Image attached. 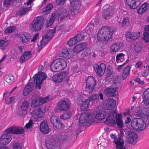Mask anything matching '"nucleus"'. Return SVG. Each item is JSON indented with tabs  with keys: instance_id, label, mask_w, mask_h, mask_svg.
Listing matches in <instances>:
<instances>
[{
	"instance_id": "obj_1",
	"label": "nucleus",
	"mask_w": 149,
	"mask_h": 149,
	"mask_svg": "<svg viewBox=\"0 0 149 149\" xmlns=\"http://www.w3.org/2000/svg\"><path fill=\"white\" fill-rule=\"evenodd\" d=\"M114 32L113 28L108 26L102 27L99 31L97 36L98 41L106 43L107 41H109L112 36Z\"/></svg>"
},
{
	"instance_id": "obj_2",
	"label": "nucleus",
	"mask_w": 149,
	"mask_h": 149,
	"mask_svg": "<svg viewBox=\"0 0 149 149\" xmlns=\"http://www.w3.org/2000/svg\"><path fill=\"white\" fill-rule=\"evenodd\" d=\"M122 118V115L119 114L117 116L116 113L113 111L111 114L107 118L106 120L104 122L108 124L116 123L119 128L122 129L123 126Z\"/></svg>"
},
{
	"instance_id": "obj_3",
	"label": "nucleus",
	"mask_w": 149,
	"mask_h": 149,
	"mask_svg": "<svg viewBox=\"0 0 149 149\" xmlns=\"http://www.w3.org/2000/svg\"><path fill=\"white\" fill-rule=\"evenodd\" d=\"M67 66L66 61L61 58H58L54 60L50 66L51 70L53 72L61 71L65 68Z\"/></svg>"
},
{
	"instance_id": "obj_4",
	"label": "nucleus",
	"mask_w": 149,
	"mask_h": 149,
	"mask_svg": "<svg viewBox=\"0 0 149 149\" xmlns=\"http://www.w3.org/2000/svg\"><path fill=\"white\" fill-rule=\"evenodd\" d=\"M52 79L55 82H61L64 81L68 85L71 83V81L69 78L68 73L66 72H62L60 74L53 75Z\"/></svg>"
},
{
	"instance_id": "obj_5",
	"label": "nucleus",
	"mask_w": 149,
	"mask_h": 149,
	"mask_svg": "<svg viewBox=\"0 0 149 149\" xmlns=\"http://www.w3.org/2000/svg\"><path fill=\"white\" fill-rule=\"evenodd\" d=\"M44 22V19L42 18L37 17L35 18L30 25V29L34 31H40Z\"/></svg>"
},
{
	"instance_id": "obj_6",
	"label": "nucleus",
	"mask_w": 149,
	"mask_h": 149,
	"mask_svg": "<svg viewBox=\"0 0 149 149\" xmlns=\"http://www.w3.org/2000/svg\"><path fill=\"white\" fill-rule=\"evenodd\" d=\"M85 92L90 94L93 91L96 85L95 80L92 77H88L86 80Z\"/></svg>"
},
{
	"instance_id": "obj_7",
	"label": "nucleus",
	"mask_w": 149,
	"mask_h": 149,
	"mask_svg": "<svg viewBox=\"0 0 149 149\" xmlns=\"http://www.w3.org/2000/svg\"><path fill=\"white\" fill-rule=\"evenodd\" d=\"M47 77L45 74L42 72H39L33 77L34 80L36 83V86L39 89L41 88V84Z\"/></svg>"
},
{
	"instance_id": "obj_8",
	"label": "nucleus",
	"mask_w": 149,
	"mask_h": 149,
	"mask_svg": "<svg viewBox=\"0 0 149 149\" xmlns=\"http://www.w3.org/2000/svg\"><path fill=\"white\" fill-rule=\"evenodd\" d=\"M70 102L67 99L59 102L56 106V109L60 111H65L69 109Z\"/></svg>"
},
{
	"instance_id": "obj_9",
	"label": "nucleus",
	"mask_w": 149,
	"mask_h": 149,
	"mask_svg": "<svg viewBox=\"0 0 149 149\" xmlns=\"http://www.w3.org/2000/svg\"><path fill=\"white\" fill-rule=\"evenodd\" d=\"M7 132L9 134H21L24 132V128L21 126L15 125L8 129L7 130Z\"/></svg>"
},
{
	"instance_id": "obj_10",
	"label": "nucleus",
	"mask_w": 149,
	"mask_h": 149,
	"mask_svg": "<svg viewBox=\"0 0 149 149\" xmlns=\"http://www.w3.org/2000/svg\"><path fill=\"white\" fill-rule=\"evenodd\" d=\"M32 116L33 119L37 120L43 117L45 115V113L42 111L41 107L36 108L31 112Z\"/></svg>"
},
{
	"instance_id": "obj_11",
	"label": "nucleus",
	"mask_w": 149,
	"mask_h": 149,
	"mask_svg": "<svg viewBox=\"0 0 149 149\" xmlns=\"http://www.w3.org/2000/svg\"><path fill=\"white\" fill-rule=\"evenodd\" d=\"M70 14V13L68 11L63 8H59L57 10L56 14L61 20L69 17Z\"/></svg>"
},
{
	"instance_id": "obj_12",
	"label": "nucleus",
	"mask_w": 149,
	"mask_h": 149,
	"mask_svg": "<svg viewBox=\"0 0 149 149\" xmlns=\"http://www.w3.org/2000/svg\"><path fill=\"white\" fill-rule=\"evenodd\" d=\"M73 51L70 48H63L59 52L60 56L70 59L73 56Z\"/></svg>"
},
{
	"instance_id": "obj_13",
	"label": "nucleus",
	"mask_w": 149,
	"mask_h": 149,
	"mask_svg": "<svg viewBox=\"0 0 149 149\" xmlns=\"http://www.w3.org/2000/svg\"><path fill=\"white\" fill-rule=\"evenodd\" d=\"M56 26L54 28V30H49L47 31V33L43 36L42 39L40 41V44L41 45H43V42L46 41H48L51 40L53 37L55 33V30Z\"/></svg>"
},
{
	"instance_id": "obj_14",
	"label": "nucleus",
	"mask_w": 149,
	"mask_h": 149,
	"mask_svg": "<svg viewBox=\"0 0 149 149\" xmlns=\"http://www.w3.org/2000/svg\"><path fill=\"white\" fill-rule=\"evenodd\" d=\"M128 141L130 144L135 145L136 143V139L138 135L134 132L129 131L127 132Z\"/></svg>"
},
{
	"instance_id": "obj_15",
	"label": "nucleus",
	"mask_w": 149,
	"mask_h": 149,
	"mask_svg": "<svg viewBox=\"0 0 149 149\" xmlns=\"http://www.w3.org/2000/svg\"><path fill=\"white\" fill-rule=\"evenodd\" d=\"M94 68L96 73L101 76L104 74L106 69V65L103 63L100 64V65L96 64L94 66Z\"/></svg>"
},
{
	"instance_id": "obj_16",
	"label": "nucleus",
	"mask_w": 149,
	"mask_h": 149,
	"mask_svg": "<svg viewBox=\"0 0 149 149\" xmlns=\"http://www.w3.org/2000/svg\"><path fill=\"white\" fill-rule=\"evenodd\" d=\"M113 13V7L110 6L108 8L104 10L102 13L103 17L105 20L109 19L112 16Z\"/></svg>"
},
{
	"instance_id": "obj_17",
	"label": "nucleus",
	"mask_w": 149,
	"mask_h": 149,
	"mask_svg": "<svg viewBox=\"0 0 149 149\" xmlns=\"http://www.w3.org/2000/svg\"><path fill=\"white\" fill-rule=\"evenodd\" d=\"M6 133L3 134L0 138V143L3 145L8 143L12 139V137L9 134Z\"/></svg>"
},
{
	"instance_id": "obj_18",
	"label": "nucleus",
	"mask_w": 149,
	"mask_h": 149,
	"mask_svg": "<svg viewBox=\"0 0 149 149\" xmlns=\"http://www.w3.org/2000/svg\"><path fill=\"white\" fill-rule=\"evenodd\" d=\"M126 3L130 8H136L140 4V0H126Z\"/></svg>"
},
{
	"instance_id": "obj_19",
	"label": "nucleus",
	"mask_w": 149,
	"mask_h": 149,
	"mask_svg": "<svg viewBox=\"0 0 149 149\" xmlns=\"http://www.w3.org/2000/svg\"><path fill=\"white\" fill-rule=\"evenodd\" d=\"M40 129L42 133L45 134L49 133L51 130L47 123L45 121H42L40 124Z\"/></svg>"
},
{
	"instance_id": "obj_20",
	"label": "nucleus",
	"mask_w": 149,
	"mask_h": 149,
	"mask_svg": "<svg viewBox=\"0 0 149 149\" xmlns=\"http://www.w3.org/2000/svg\"><path fill=\"white\" fill-rule=\"evenodd\" d=\"M124 45L123 43L121 42L118 43H114L111 46V50L112 52H116L123 48Z\"/></svg>"
},
{
	"instance_id": "obj_21",
	"label": "nucleus",
	"mask_w": 149,
	"mask_h": 149,
	"mask_svg": "<svg viewBox=\"0 0 149 149\" xmlns=\"http://www.w3.org/2000/svg\"><path fill=\"white\" fill-rule=\"evenodd\" d=\"M113 142L116 144V149H126L124 146L123 140L121 137H118V139H115Z\"/></svg>"
},
{
	"instance_id": "obj_22",
	"label": "nucleus",
	"mask_w": 149,
	"mask_h": 149,
	"mask_svg": "<svg viewBox=\"0 0 149 149\" xmlns=\"http://www.w3.org/2000/svg\"><path fill=\"white\" fill-rule=\"evenodd\" d=\"M87 45V44L86 42L80 43L75 46L72 50L73 52H79L85 49Z\"/></svg>"
},
{
	"instance_id": "obj_23",
	"label": "nucleus",
	"mask_w": 149,
	"mask_h": 149,
	"mask_svg": "<svg viewBox=\"0 0 149 149\" xmlns=\"http://www.w3.org/2000/svg\"><path fill=\"white\" fill-rule=\"evenodd\" d=\"M33 86V83L29 82L24 88L23 91V95L25 96L27 95L32 91Z\"/></svg>"
},
{
	"instance_id": "obj_24",
	"label": "nucleus",
	"mask_w": 149,
	"mask_h": 149,
	"mask_svg": "<svg viewBox=\"0 0 149 149\" xmlns=\"http://www.w3.org/2000/svg\"><path fill=\"white\" fill-rule=\"evenodd\" d=\"M31 54V52L30 51L24 52L23 54L20 57L19 60L20 62L23 63L25 62L30 58Z\"/></svg>"
},
{
	"instance_id": "obj_25",
	"label": "nucleus",
	"mask_w": 149,
	"mask_h": 149,
	"mask_svg": "<svg viewBox=\"0 0 149 149\" xmlns=\"http://www.w3.org/2000/svg\"><path fill=\"white\" fill-rule=\"evenodd\" d=\"M19 40L23 43L27 42L31 38V35H26V36L23 33H20L18 36Z\"/></svg>"
},
{
	"instance_id": "obj_26",
	"label": "nucleus",
	"mask_w": 149,
	"mask_h": 149,
	"mask_svg": "<svg viewBox=\"0 0 149 149\" xmlns=\"http://www.w3.org/2000/svg\"><path fill=\"white\" fill-rule=\"evenodd\" d=\"M47 146L49 149H59L60 148L58 142L54 140H52L49 143H47Z\"/></svg>"
},
{
	"instance_id": "obj_27",
	"label": "nucleus",
	"mask_w": 149,
	"mask_h": 149,
	"mask_svg": "<svg viewBox=\"0 0 149 149\" xmlns=\"http://www.w3.org/2000/svg\"><path fill=\"white\" fill-rule=\"evenodd\" d=\"M149 8V6L147 3H144L143 4L141 7L138 10L137 12L138 14L141 15L145 13L147 11Z\"/></svg>"
},
{
	"instance_id": "obj_28",
	"label": "nucleus",
	"mask_w": 149,
	"mask_h": 149,
	"mask_svg": "<svg viewBox=\"0 0 149 149\" xmlns=\"http://www.w3.org/2000/svg\"><path fill=\"white\" fill-rule=\"evenodd\" d=\"M140 35L139 32H132L130 31L128 32L125 34V36L127 38H130L133 40L136 39Z\"/></svg>"
},
{
	"instance_id": "obj_29",
	"label": "nucleus",
	"mask_w": 149,
	"mask_h": 149,
	"mask_svg": "<svg viewBox=\"0 0 149 149\" xmlns=\"http://www.w3.org/2000/svg\"><path fill=\"white\" fill-rule=\"evenodd\" d=\"M146 126V123L144 120L142 119L139 118L137 131H142L144 130Z\"/></svg>"
},
{
	"instance_id": "obj_30",
	"label": "nucleus",
	"mask_w": 149,
	"mask_h": 149,
	"mask_svg": "<svg viewBox=\"0 0 149 149\" xmlns=\"http://www.w3.org/2000/svg\"><path fill=\"white\" fill-rule=\"evenodd\" d=\"M107 115V113L105 111L100 110L97 112L95 117L98 120H101L105 118Z\"/></svg>"
},
{
	"instance_id": "obj_31",
	"label": "nucleus",
	"mask_w": 149,
	"mask_h": 149,
	"mask_svg": "<svg viewBox=\"0 0 149 149\" xmlns=\"http://www.w3.org/2000/svg\"><path fill=\"white\" fill-rule=\"evenodd\" d=\"M90 116L88 113H83L81 115L79 118V123L82 124L86 123L89 119Z\"/></svg>"
},
{
	"instance_id": "obj_32",
	"label": "nucleus",
	"mask_w": 149,
	"mask_h": 149,
	"mask_svg": "<svg viewBox=\"0 0 149 149\" xmlns=\"http://www.w3.org/2000/svg\"><path fill=\"white\" fill-rule=\"evenodd\" d=\"M116 92V90L114 88H106L104 91V93L108 96H113Z\"/></svg>"
},
{
	"instance_id": "obj_33",
	"label": "nucleus",
	"mask_w": 149,
	"mask_h": 149,
	"mask_svg": "<svg viewBox=\"0 0 149 149\" xmlns=\"http://www.w3.org/2000/svg\"><path fill=\"white\" fill-rule=\"evenodd\" d=\"M129 20V18L127 17L123 18L122 20V18L120 17H119L118 19V21L120 26H123L128 24Z\"/></svg>"
},
{
	"instance_id": "obj_34",
	"label": "nucleus",
	"mask_w": 149,
	"mask_h": 149,
	"mask_svg": "<svg viewBox=\"0 0 149 149\" xmlns=\"http://www.w3.org/2000/svg\"><path fill=\"white\" fill-rule=\"evenodd\" d=\"M143 40L146 42H149V25H146L144 28Z\"/></svg>"
},
{
	"instance_id": "obj_35",
	"label": "nucleus",
	"mask_w": 149,
	"mask_h": 149,
	"mask_svg": "<svg viewBox=\"0 0 149 149\" xmlns=\"http://www.w3.org/2000/svg\"><path fill=\"white\" fill-rule=\"evenodd\" d=\"M90 102L89 100L87 99L85 100L83 102V103L81 105H80V108L83 111L87 110L88 108V104Z\"/></svg>"
},
{
	"instance_id": "obj_36",
	"label": "nucleus",
	"mask_w": 149,
	"mask_h": 149,
	"mask_svg": "<svg viewBox=\"0 0 149 149\" xmlns=\"http://www.w3.org/2000/svg\"><path fill=\"white\" fill-rule=\"evenodd\" d=\"M29 105V102L27 100H24L22 103L20 107V109L22 111H26L27 110Z\"/></svg>"
},
{
	"instance_id": "obj_37",
	"label": "nucleus",
	"mask_w": 149,
	"mask_h": 149,
	"mask_svg": "<svg viewBox=\"0 0 149 149\" xmlns=\"http://www.w3.org/2000/svg\"><path fill=\"white\" fill-rule=\"evenodd\" d=\"M139 118H136L133 119L131 121V126L134 130H136Z\"/></svg>"
},
{
	"instance_id": "obj_38",
	"label": "nucleus",
	"mask_w": 149,
	"mask_h": 149,
	"mask_svg": "<svg viewBox=\"0 0 149 149\" xmlns=\"http://www.w3.org/2000/svg\"><path fill=\"white\" fill-rule=\"evenodd\" d=\"M130 67L129 66L126 67L124 69L122 78L123 79H126L128 75L130 73Z\"/></svg>"
},
{
	"instance_id": "obj_39",
	"label": "nucleus",
	"mask_w": 149,
	"mask_h": 149,
	"mask_svg": "<svg viewBox=\"0 0 149 149\" xmlns=\"http://www.w3.org/2000/svg\"><path fill=\"white\" fill-rule=\"evenodd\" d=\"M94 28V23L93 21H92L91 23L88 24V26L86 28V31H87V33L88 34H90L91 32L93 30V29Z\"/></svg>"
},
{
	"instance_id": "obj_40",
	"label": "nucleus",
	"mask_w": 149,
	"mask_h": 149,
	"mask_svg": "<svg viewBox=\"0 0 149 149\" xmlns=\"http://www.w3.org/2000/svg\"><path fill=\"white\" fill-rule=\"evenodd\" d=\"M141 75L144 77H147L149 74V70L148 68L146 69L145 66H142L141 69Z\"/></svg>"
},
{
	"instance_id": "obj_41",
	"label": "nucleus",
	"mask_w": 149,
	"mask_h": 149,
	"mask_svg": "<svg viewBox=\"0 0 149 149\" xmlns=\"http://www.w3.org/2000/svg\"><path fill=\"white\" fill-rule=\"evenodd\" d=\"M55 18V14H52L50 18L47 20V27H48L50 26L53 23L54 20Z\"/></svg>"
},
{
	"instance_id": "obj_42",
	"label": "nucleus",
	"mask_w": 149,
	"mask_h": 149,
	"mask_svg": "<svg viewBox=\"0 0 149 149\" xmlns=\"http://www.w3.org/2000/svg\"><path fill=\"white\" fill-rule=\"evenodd\" d=\"M125 55L123 53L118 54L116 56V61L117 63L123 62Z\"/></svg>"
},
{
	"instance_id": "obj_43",
	"label": "nucleus",
	"mask_w": 149,
	"mask_h": 149,
	"mask_svg": "<svg viewBox=\"0 0 149 149\" xmlns=\"http://www.w3.org/2000/svg\"><path fill=\"white\" fill-rule=\"evenodd\" d=\"M53 8V6L51 3L49 4L46 7L42 9V13H45L46 14H48L49 11Z\"/></svg>"
},
{
	"instance_id": "obj_44",
	"label": "nucleus",
	"mask_w": 149,
	"mask_h": 149,
	"mask_svg": "<svg viewBox=\"0 0 149 149\" xmlns=\"http://www.w3.org/2000/svg\"><path fill=\"white\" fill-rule=\"evenodd\" d=\"M10 42L6 39L3 40L0 39V47L4 48L9 44Z\"/></svg>"
},
{
	"instance_id": "obj_45",
	"label": "nucleus",
	"mask_w": 149,
	"mask_h": 149,
	"mask_svg": "<svg viewBox=\"0 0 149 149\" xmlns=\"http://www.w3.org/2000/svg\"><path fill=\"white\" fill-rule=\"evenodd\" d=\"M30 7L22 8L19 10L18 14L19 15H22L25 14L30 9Z\"/></svg>"
},
{
	"instance_id": "obj_46",
	"label": "nucleus",
	"mask_w": 149,
	"mask_h": 149,
	"mask_svg": "<svg viewBox=\"0 0 149 149\" xmlns=\"http://www.w3.org/2000/svg\"><path fill=\"white\" fill-rule=\"evenodd\" d=\"M142 46L140 42H137L135 44L134 49L136 53L141 52L142 49Z\"/></svg>"
},
{
	"instance_id": "obj_47",
	"label": "nucleus",
	"mask_w": 149,
	"mask_h": 149,
	"mask_svg": "<svg viewBox=\"0 0 149 149\" xmlns=\"http://www.w3.org/2000/svg\"><path fill=\"white\" fill-rule=\"evenodd\" d=\"M71 6L74 7V9H76L79 7L80 5V2L79 0H74L71 2Z\"/></svg>"
},
{
	"instance_id": "obj_48",
	"label": "nucleus",
	"mask_w": 149,
	"mask_h": 149,
	"mask_svg": "<svg viewBox=\"0 0 149 149\" xmlns=\"http://www.w3.org/2000/svg\"><path fill=\"white\" fill-rule=\"evenodd\" d=\"M5 80L8 83H12L14 81V77L11 75H6L4 77Z\"/></svg>"
},
{
	"instance_id": "obj_49",
	"label": "nucleus",
	"mask_w": 149,
	"mask_h": 149,
	"mask_svg": "<svg viewBox=\"0 0 149 149\" xmlns=\"http://www.w3.org/2000/svg\"><path fill=\"white\" fill-rule=\"evenodd\" d=\"M54 126L57 129L61 130L63 128L64 125L58 119Z\"/></svg>"
},
{
	"instance_id": "obj_50",
	"label": "nucleus",
	"mask_w": 149,
	"mask_h": 149,
	"mask_svg": "<svg viewBox=\"0 0 149 149\" xmlns=\"http://www.w3.org/2000/svg\"><path fill=\"white\" fill-rule=\"evenodd\" d=\"M78 42L77 40L74 36L69 40L68 43L69 46H71L75 45Z\"/></svg>"
},
{
	"instance_id": "obj_51",
	"label": "nucleus",
	"mask_w": 149,
	"mask_h": 149,
	"mask_svg": "<svg viewBox=\"0 0 149 149\" xmlns=\"http://www.w3.org/2000/svg\"><path fill=\"white\" fill-rule=\"evenodd\" d=\"M71 116V113L70 111L67 112L61 116L60 118L62 119H66L70 118Z\"/></svg>"
},
{
	"instance_id": "obj_52",
	"label": "nucleus",
	"mask_w": 149,
	"mask_h": 149,
	"mask_svg": "<svg viewBox=\"0 0 149 149\" xmlns=\"http://www.w3.org/2000/svg\"><path fill=\"white\" fill-rule=\"evenodd\" d=\"M31 105L34 107H36L40 105L39 98H36L33 100L32 102Z\"/></svg>"
},
{
	"instance_id": "obj_53",
	"label": "nucleus",
	"mask_w": 149,
	"mask_h": 149,
	"mask_svg": "<svg viewBox=\"0 0 149 149\" xmlns=\"http://www.w3.org/2000/svg\"><path fill=\"white\" fill-rule=\"evenodd\" d=\"M133 81H136L141 84H143L144 83L143 81H141L140 79L139 78H136L131 81L130 82V85L131 86H132L134 84V82Z\"/></svg>"
},
{
	"instance_id": "obj_54",
	"label": "nucleus",
	"mask_w": 149,
	"mask_h": 149,
	"mask_svg": "<svg viewBox=\"0 0 149 149\" xmlns=\"http://www.w3.org/2000/svg\"><path fill=\"white\" fill-rule=\"evenodd\" d=\"M75 37L78 42L84 40L85 38L84 35L82 33L78 34Z\"/></svg>"
},
{
	"instance_id": "obj_55",
	"label": "nucleus",
	"mask_w": 149,
	"mask_h": 149,
	"mask_svg": "<svg viewBox=\"0 0 149 149\" xmlns=\"http://www.w3.org/2000/svg\"><path fill=\"white\" fill-rule=\"evenodd\" d=\"M39 101L41 105L49 101V96H48L45 98L39 97Z\"/></svg>"
},
{
	"instance_id": "obj_56",
	"label": "nucleus",
	"mask_w": 149,
	"mask_h": 149,
	"mask_svg": "<svg viewBox=\"0 0 149 149\" xmlns=\"http://www.w3.org/2000/svg\"><path fill=\"white\" fill-rule=\"evenodd\" d=\"M85 100L84 97L82 95H80L78 96L77 98V104L79 106L81 105L83 103V102Z\"/></svg>"
},
{
	"instance_id": "obj_57",
	"label": "nucleus",
	"mask_w": 149,
	"mask_h": 149,
	"mask_svg": "<svg viewBox=\"0 0 149 149\" xmlns=\"http://www.w3.org/2000/svg\"><path fill=\"white\" fill-rule=\"evenodd\" d=\"M99 96L98 95L94 94L89 97L87 99L89 101H92L94 100H96L99 99Z\"/></svg>"
},
{
	"instance_id": "obj_58",
	"label": "nucleus",
	"mask_w": 149,
	"mask_h": 149,
	"mask_svg": "<svg viewBox=\"0 0 149 149\" xmlns=\"http://www.w3.org/2000/svg\"><path fill=\"white\" fill-rule=\"evenodd\" d=\"M143 100H145L149 98V88H148L145 91L143 94Z\"/></svg>"
},
{
	"instance_id": "obj_59",
	"label": "nucleus",
	"mask_w": 149,
	"mask_h": 149,
	"mask_svg": "<svg viewBox=\"0 0 149 149\" xmlns=\"http://www.w3.org/2000/svg\"><path fill=\"white\" fill-rule=\"evenodd\" d=\"M113 105L112 107H115L116 105V101L113 98H110L107 101V104H110Z\"/></svg>"
},
{
	"instance_id": "obj_60",
	"label": "nucleus",
	"mask_w": 149,
	"mask_h": 149,
	"mask_svg": "<svg viewBox=\"0 0 149 149\" xmlns=\"http://www.w3.org/2000/svg\"><path fill=\"white\" fill-rule=\"evenodd\" d=\"M58 119L57 117L55 116H53L51 117L50 121L53 126Z\"/></svg>"
},
{
	"instance_id": "obj_61",
	"label": "nucleus",
	"mask_w": 149,
	"mask_h": 149,
	"mask_svg": "<svg viewBox=\"0 0 149 149\" xmlns=\"http://www.w3.org/2000/svg\"><path fill=\"white\" fill-rule=\"evenodd\" d=\"M15 30V28L13 26H10L7 28L4 31L5 33L7 34L9 33H11Z\"/></svg>"
},
{
	"instance_id": "obj_62",
	"label": "nucleus",
	"mask_w": 149,
	"mask_h": 149,
	"mask_svg": "<svg viewBox=\"0 0 149 149\" xmlns=\"http://www.w3.org/2000/svg\"><path fill=\"white\" fill-rule=\"evenodd\" d=\"M15 98L14 97H11L8 100H6V103L7 104H10L14 101Z\"/></svg>"
},
{
	"instance_id": "obj_63",
	"label": "nucleus",
	"mask_w": 149,
	"mask_h": 149,
	"mask_svg": "<svg viewBox=\"0 0 149 149\" xmlns=\"http://www.w3.org/2000/svg\"><path fill=\"white\" fill-rule=\"evenodd\" d=\"M91 53V50L90 49L87 48V49L84 52L83 54L85 55V56H87L89 55Z\"/></svg>"
},
{
	"instance_id": "obj_64",
	"label": "nucleus",
	"mask_w": 149,
	"mask_h": 149,
	"mask_svg": "<svg viewBox=\"0 0 149 149\" xmlns=\"http://www.w3.org/2000/svg\"><path fill=\"white\" fill-rule=\"evenodd\" d=\"M13 149H22L20 144L18 143L13 144Z\"/></svg>"
}]
</instances>
